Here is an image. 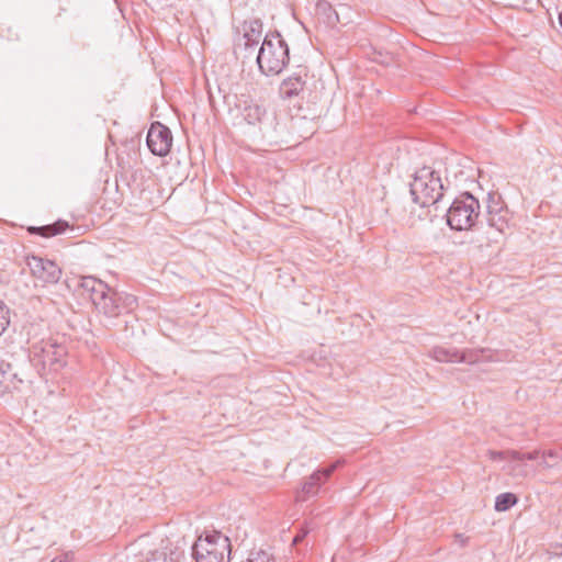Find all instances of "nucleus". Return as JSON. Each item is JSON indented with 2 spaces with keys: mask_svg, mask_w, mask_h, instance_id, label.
Instances as JSON below:
<instances>
[{
  "mask_svg": "<svg viewBox=\"0 0 562 562\" xmlns=\"http://www.w3.org/2000/svg\"><path fill=\"white\" fill-rule=\"evenodd\" d=\"M80 286L89 294L94 307L108 317H117L135 302L134 296L125 295L123 297L106 283L94 277H83Z\"/></svg>",
  "mask_w": 562,
  "mask_h": 562,
  "instance_id": "f257e3e1",
  "label": "nucleus"
},
{
  "mask_svg": "<svg viewBox=\"0 0 562 562\" xmlns=\"http://www.w3.org/2000/svg\"><path fill=\"white\" fill-rule=\"evenodd\" d=\"M69 227L68 223L65 221H57L54 224L45 225V226H31L27 231L31 234L41 235L43 237H53L59 234H63Z\"/></svg>",
  "mask_w": 562,
  "mask_h": 562,
  "instance_id": "dca6fc26",
  "label": "nucleus"
},
{
  "mask_svg": "<svg viewBox=\"0 0 562 562\" xmlns=\"http://www.w3.org/2000/svg\"><path fill=\"white\" fill-rule=\"evenodd\" d=\"M559 23H560V25H561V27H562V12H561V13H560V15H559Z\"/></svg>",
  "mask_w": 562,
  "mask_h": 562,
  "instance_id": "cd10ccee",
  "label": "nucleus"
},
{
  "mask_svg": "<svg viewBox=\"0 0 562 562\" xmlns=\"http://www.w3.org/2000/svg\"><path fill=\"white\" fill-rule=\"evenodd\" d=\"M26 263L31 274L44 284L57 283L61 277V269L55 261L32 256L27 257Z\"/></svg>",
  "mask_w": 562,
  "mask_h": 562,
  "instance_id": "9d476101",
  "label": "nucleus"
},
{
  "mask_svg": "<svg viewBox=\"0 0 562 562\" xmlns=\"http://www.w3.org/2000/svg\"><path fill=\"white\" fill-rule=\"evenodd\" d=\"M505 233L506 232H499L498 228L491 227V225L487 224V227L485 229L479 232L471 239V243L481 252L487 251L490 249H495L502 243Z\"/></svg>",
  "mask_w": 562,
  "mask_h": 562,
  "instance_id": "4468645a",
  "label": "nucleus"
},
{
  "mask_svg": "<svg viewBox=\"0 0 562 562\" xmlns=\"http://www.w3.org/2000/svg\"><path fill=\"white\" fill-rule=\"evenodd\" d=\"M238 106L240 115L249 125H258L262 130L273 121L267 110L254 100L240 99Z\"/></svg>",
  "mask_w": 562,
  "mask_h": 562,
  "instance_id": "f8f14e48",
  "label": "nucleus"
},
{
  "mask_svg": "<svg viewBox=\"0 0 562 562\" xmlns=\"http://www.w3.org/2000/svg\"><path fill=\"white\" fill-rule=\"evenodd\" d=\"M172 145L170 130L159 122L153 123L147 133V146L156 156H166Z\"/></svg>",
  "mask_w": 562,
  "mask_h": 562,
  "instance_id": "9b49d317",
  "label": "nucleus"
},
{
  "mask_svg": "<svg viewBox=\"0 0 562 562\" xmlns=\"http://www.w3.org/2000/svg\"><path fill=\"white\" fill-rule=\"evenodd\" d=\"M413 201L423 207L434 205L443 196V186L439 175L430 167H423L411 182Z\"/></svg>",
  "mask_w": 562,
  "mask_h": 562,
  "instance_id": "7ed1b4c3",
  "label": "nucleus"
},
{
  "mask_svg": "<svg viewBox=\"0 0 562 562\" xmlns=\"http://www.w3.org/2000/svg\"><path fill=\"white\" fill-rule=\"evenodd\" d=\"M305 87V80L300 74H294L281 82L280 95L282 99H291L299 95Z\"/></svg>",
  "mask_w": 562,
  "mask_h": 562,
  "instance_id": "2eb2a0df",
  "label": "nucleus"
},
{
  "mask_svg": "<svg viewBox=\"0 0 562 562\" xmlns=\"http://www.w3.org/2000/svg\"><path fill=\"white\" fill-rule=\"evenodd\" d=\"M74 558L75 553L72 551H68L57 558H54L50 562H72Z\"/></svg>",
  "mask_w": 562,
  "mask_h": 562,
  "instance_id": "a878e982",
  "label": "nucleus"
},
{
  "mask_svg": "<svg viewBox=\"0 0 562 562\" xmlns=\"http://www.w3.org/2000/svg\"><path fill=\"white\" fill-rule=\"evenodd\" d=\"M429 355L432 359L439 362H467L472 364L480 361L483 351L459 352L452 348L437 346L430 350Z\"/></svg>",
  "mask_w": 562,
  "mask_h": 562,
  "instance_id": "ddd939ff",
  "label": "nucleus"
},
{
  "mask_svg": "<svg viewBox=\"0 0 562 562\" xmlns=\"http://www.w3.org/2000/svg\"><path fill=\"white\" fill-rule=\"evenodd\" d=\"M480 214V203L470 193H463L457 198L447 212V223L456 231L471 228Z\"/></svg>",
  "mask_w": 562,
  "mask_h": 562,
  "instance_id": "423d86ee",
  "label": "nucleus"
},
{
  "mask_svg": "<svg viewBox=\"0 0 562 562\" xmlns=\"http://www.w3.org/2000/svg\"><path fill=\"white\" fill-rule=\"evenodd\" d=\"M246 562H276L273 555L265 550H259L250 554Z\"/></svg>",
  "mask_w": 562,
  "mask_h": 562,
  "instance_id": "4be33fe9",
  "label": "nucleus"
},
{
  "mask_svg": "<svg viewBox=\"0 0 562 562\" xmlns=\"http://www.w3.org/2000/svg\"><path fill=\"white\" fill-rule=\"evenodd\" d=\"M192 554L196 562H228L229 539L216 530L205 532V536H200L194 542Z\"/></svg>",
  "mask_w": 562,
  "mask_h": 562,
  "instance_id": "39448f33",
  "label": "nucleus"
},
{
  "mask_svg": "<svg viewBox=\"0 0 562 562\" xmlns=\"http://www.w3.org/2000/svg\"><path fill=\"white\" fill-rule=\"evenodd\" d=\"M518 502V498L513 493H502L495 499V510L506 512Z\"/></svg>",
  "mask_w": 562,
  "mask_h": 562,
  "instance_id": "aec40b11",
  "label": "nucleus"
},
{
  "mask_svg": "<svg viewBox=\"0 0 562 562\" xmlns=\"http://www.w3.org/2000/svg\"><path fill=\"white\" fill-rule=\"evenodd\" d=\"M289 63V47L279 34L267 35L257 55V64L266 76L279 75Z\"/></svg>",
  "mask_w": 562,
  "mask_h": 562,
  "instance_id": "20e7f679",
  "label": "nucleus"
},
{
  "mask_svg": "<svg viewBox=\"0 0 562 562\" xmlns=\"http://www.w3.org/2000/svg\"><path fill=\"white\" fill-rule=\"evenodd\" d=\"M487 456L493 461H507L508 464V473L514 476H526L527 470L526 464L524 463L526 460H537L539 452H527L522 453L517 450H503L495 451L488 450Z\"/></svg>",
  "mask_w": 562,
  "mask_h": 562,
  "instance_id": "6e6552de",
  "label": "nucleus"
},
{
  "mask_svg": "<svg viewBox=\"0 0 562 562\" xmlns=\"http://www.w3.org/2000/svg\"><path fill=\"white\" fill-rule=\"evenodd\" d=\"M67 349L54 338H42L30 346V360L42 371L57 372L66 366Z\"/></svg>",
  "mask_w": 562,
  "mask_h": 562,
  "instance_id": "f03ea898",
  "label": "nucleus"
},
{
  "mask_svg": "<svg viewBox=\"0 0 562 562\" xmlns=\"http://www.w3.org/2000/svg\"><path fill=\"white\" fill-rule=\"evenodd\" d=\"M456 538H457V540H458L462 546H464V544H465V542H467V538H464V537H463V535H460V533H459V535H457V536H456Z\"/></svg>",
  "mask_w": 562,
  "mask_h": 562,
  "instance_id": "bb28decb",
  "label": "nucleus"
},
{
  "mask_svg": "<svg viewBox=\"0 0 562 562\" xmlns=\"http://www.w3.org/2000/svg\"><path fill=\"white\" fill-rule=\"evenodd\" d=\"M181 552L172 547L154 551L146 562H179Z\"/></svg>",
  "mask_w": 562,
  "mask_h": 562,
  "instance_id": "f3484780",
  "label": "nucleus"
},
{
  "mask_svg": "<svg viewBox=\"0 0 562 562\" xmlns=\"http://www.w3.org/2000/svg\"><path fill=\"white\" fill-rule=\"evenodd\" d=\"M532 452H539L537 459H541L539 467L543 470L557 468L562 461V456L558 450H533Z\"/></svg>",
  "mask_w": 562,
  "mask_h": 562,
  "instance_id": "a211bd4d",
  "label": "nucleus"
},
{
  "mask_svg": "<svg viewBox=\"0 0 562 562\" xmlns=\"http://www.w3.org/2000/svg\"><path fill=\"white\" fill-rule=\"evenodd\" d=\"M9 323V310L5 306V304L0 300V335L5 330Z\"/></svg>",
  "mask_w": 562,
  "mask_h": 562,
  "instance_id": "5701e85b",
  "label": "nucleus"
},
{
  "mask_svg": "<svg viewBox=\"0 0 562 562\" xmlns=\"http://www.w3.org/2000/svg\"><path fill=\"white\" fill-rule=\"evenodd\" d=\"M312 529L308 526L302 527L301 530L293 538V544L301 542Z\"/></svg>",
  "mask_w": 562,
  "mask_h": 562,
  "instance_id": "393cba45",
  "label": "nucleus"
},
{
  "mask_svg": "<svg viewBox=\"0 0 562 562\" xmlns=\"http://www.w3.org/2000/svg\"><path fill=\"white\" fill-rule=\"evenodd\" d=\"M487 224L496 227L499 232H506L510 226V212L502 195L497 192H490L486 198Z\"/></svg>",
  "mask_w": 562,
  "mask_h": 562,
  "instance_id": "0eeeda50",
  "label": "nucleus"
},
{
  "mask_svg": "<svg viewBox=\"0 0 562 562\" xmlns=\"http://www.w3.org/2000/svg\"><path fill=\"white\" fill-rule=\"evenodd\" d=\"M340 464V461H336L335 463L330 464L328 468H325L323 470H318L317 472H322V480H326L331 475V473L338 468Z\"/></svg>",
  "mask_w": 562,
  "mask_h": 562,
  "instance_id": "b1692460",
  "label": "nucleus"
},
{
  "mask_svg": "<svg viewBox=\"0 0 562 562\" xmlns=\"http://www.w3.org/2000/svg\"><path fill=\"white\" fill-rule=\"evenodd\" d=\"M243 35L235 45V53H244V57L254 54L262 37V22L259 19L245 21L241 25Z\"/></svg>",
  "mask_w": 562,
  "mask_h": 562,
  "instance_id": "1a4fd4ad",
  "label": "nucleus"
},
{
  "mask_svg": "<svg viewBox=\"0 0 562 562\" xmlns=\"http://www.w3.org/2000/svg\"><path fill=\"white\" fill-rule=\"evenodd\" d=\"M8 371H3V381L12 384L13 389H18L20 384L25 382L23 376H20L18 372H12L11 364H7Z\"/></svg>",
  "mask_w": 562,
  "mask_h": 562,
  "instance_id": "412c9836",
  "label": "nucleus"
},
{
  "mask_svg": "<svg viewBox=\"0 0 562 562\" xmlns=\"http://www.w3.org/2000/svg\"><path fill=\"white\" fill-rule=\"evenodd\" d=\"M323 483L322 472H314L303 484L302 493L307 496L315 495Z\"/></svg>",
  "mask_w": 562,
  "mask_h": 562,
  "instance_id": "6ab92c4d",
  "label": "nucleus"
}]
</instances>
